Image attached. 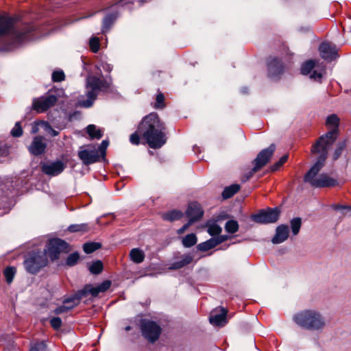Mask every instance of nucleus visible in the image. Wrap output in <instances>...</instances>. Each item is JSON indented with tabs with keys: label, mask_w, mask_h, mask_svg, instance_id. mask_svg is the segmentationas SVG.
Segmentation results:
<instances>
[{
	"label": "nucleus",
	"mask_w": 351,
	"mask_h": 351,
	"mask_svg": "<svg viewBox=\"0 0 351 351\" xmlns=\"http://www.w3.org/2000/svg\"><path fill=\"white\" fill-rule=\"evenodd\" d=\"M315 63L313 60H309L304 62L301 66L300 71L302 75H308L314 69Z\"/></svg>",
	"instance_id": "41"
},
{
	"label": "nucleus",
	"mask_w": 351,
	"mask_h": 351,
	"mask_svg": "<svg viewBox=\"0 0 351 351\" xmlns=\"http://www.w3.org/2000/svg\"><path fill=\"white\" fill-rule=\"evenodd\" d=\"M70 250V245L66 241L56 237L47 241L43 252L53 262L60 258L61 253H68Z\"/></svg>",
	"instance_id": "7"
},
{
	"label": "nucleus",
	"mask_w": 351,
	"mask_h": 351,
	"mask_svg": "<svg viewBox=\"0 0 351 351\" xmlns=\"http://www.w3.org/2000/svg\"><path fill=\"white\" fill-rule=\"evenodd\" d=\"M241 189V186L238 184H233L230 186L225 187L223 189L221 196L223 199H227L234 195Z\"/></svg>",
	"instance_id": "27"
},
{
	"label": "nucleus",
	"mask_w": 351,
	"mask_h": 351,
	"mask_svg": "<svg viewBox=\"0 0 351 351\" xmlns=\"http://www.w3.org/2000/svg\"><path fill=\"white\" fill-rule=\"evenodd\" d=\"M23 131L21 122L18 121L15 123L14 127L12 129L10 134L13 137L19 138L23 135Z\"/></svg>",
	"instance_id": "45"
},
{
	"label": "nucleus",
	"mask_w": 351,
	"mask_h": 351,
	"mask_svg": "<svg viewBox=\"0 0 351 351\" xmlns=\"http://www.w3.org/2000/svg\"><path fill=\"white\" fill-rule=\"evenodd\" d=\"M51 80L53 82H61L65 80V75L63 71H54L52 73Z\"/></svg>",
	"instance_id": "46"
},
{
	"label": "nucleus",
	"mask_w": 351,
	"mask_h": 351,
	"mask_svg": "<svg viewBox=\"0 0 351 351\" xmlns=\"http://www.w3.org/2000/svg\"><path fill=\"white\" fill-rule=\"evenodd\" d=\"M77 305H78V302H77L74 304H72L71 306L61 305V306H59L57 308H56L55 310L53 311V312L56 315L62 314V313L69 312V311L72 310L73 308H75Z\"/></svg>",
	"instance_id": "43"
},
{
	"label": "nucleus",
	"mask_w": 351,
	"mask_h": 351,
	"mask_svg": "<svg viewBox=\"0 0 351 351\" xmlns=\"http://www.w3.org/2000/svg\"><path fill=\"white\" fill-rule=\"evenodd\" d=\"M46 348L44 341L37 342L31 346L29 351H43Z\"/></svg>",
	"instance_id": "51"
},
{
	"label": "nucleus",
	"mask_w": 351,
	"mask_h": 351,
	"mask_svg": "<svg viewBox=\"0 0 351 351\" xmlns=\"http://www.w3.org/2000/svg\"><path fill=\"white\" fill-rule=\"evenodd\" d=\"M45 138L43 136L38 135L33 138L31 145L28 147L30 154L34 156H40L45 152L47 143L44 142Z\"/></svg>",
	"instance_id": "19"
},
{
	"label": "nucleus",
	"mask_w": 351,
	"mask_h": 351,
	"mask_svg": "<svg viewBox=\"0 0 351 351\" xmlns=\"http://www.w3.org/2000/svg\"><path fill=\"white\" fill-rule=\"evenodd\" d=\"M90 230L88 223L71 224L67 228V231L71 233L80 232L82 234L88 232Z\"/></svg>",
	"instance_id": "28"
},
{
	"label": "nucleus",
	"mask_w": 351,
	"mask_h": 351,
	"mask_svg": "<svg viewBox=\"0 0 351 351\" xmlns=\"http://www.w3.org/2000/svg\"><path fill=\"white\" fill-rule=\"evenodd\" d=\"M185 215L189 217V220H193V223L203 217L204 210L200 204L197 202H192L189 204Z\"/></svg>",
	"instance_id": "17"
},
{
	"label": "nucleus",
	"mask_w": 351,
	"mask_h": 351,
	"mask_svg": "<svg viewBox=\"0 0 351 351\" xmlns=\"http://www.w3.org/2000/svg\"><path fill=\"white\" fill-rule=\"evenodd\" d=\"M193 220H189L186 223L184 224L180 228L177 230V234L179 235L184 234L189 226L193 224Z\"/></svg>",
	"instance_id": "52"
},
{
	"label": "nucleus",
	"mask_w": 351,
	"mask_h": 351,
	"mask_svg": "<svg viewBox=\"0 0 351 351\" xmlns=\"http://www.w3.org/2000/svg\"><path fill=\"white\" fill-rule=\"evenodd\" d=\"M112 285L110 280L103 281L97 287H93L91 284H86L84 287L75 292L77 302L80 303V300L83 298H86L89 294L92 297L96 298L100 293H104L108 291Z\"/></svg>",
	"instance_id": "9"
},
{
	"label": "nucleus",
	"mask_w": 351,
	"mask_h": 351,
	"mask_svg": "<svg viewBox=\"0 0 351 351\" xmlns=\"http://www.w3.org/2000/svg\"><path fill=\"white\" fill-rule=\"evenodd\" d=\"M86 132L91 139H100L104 134L101 129L97 128L95 125L90 124L86 127Z\"/></svg>",
	"instance_id": "29"
},
{
	"label": "nucleus",
	"mask_w": 351,
	"mask_h": 351,
	"mask_svg": "<svg viewBox=\"0 0 351 351\" xmlns=\"http://www.w3.org/2000/svg\"><path fill=\"white\" fill-rule=\"evenodd\" d=\"M109 143H110L108 140H104L99 146L98 152L100 153V156H101L104 158H106V149L108 146L109 145Z\"/></svg>",
	"instance_id": "49"
},
{
	"label": "nucleus",
	"mask_w": 351,
	"mask_h": 351,
	"mask_svg": "<svg viewBox=\"0 0 351 351\" xmlns=\"http://www.w3.org/2000/svg\"><path fill=\"white\" fill-rule=\"evenodd\" d=\"M208 233L215 237L221 234L222 229L215 221L207 223Z\"/></svg>",
	"instance_id": "35"
},
{
	"label": "nucleus",
	"mask_w": 351,
	"mask_h": 351,
	"mask_svg": "<svg viewBox=\"0 0 351 351\" xmlns=\"http://www.w3.org/2000/svg\"><path fill=\"white\" fill-rule=\"evenodd\" d=\"M89 47L92 52L97 53L100 49L99 38L97 37H92L89 40Z\"/></svg>",
	"instance_id": "44"
},
{
	"label": "nucleus",
	"mask_w": 351,
	"mask_h": 351,
	"mask_svg": "<svg viewBox=\"0 0 351 351\" xmlns=\"http://www.w3.org/2000/svg\"><path fill=\"white\" fill-rule=\"evenodd\" d=\"M225 230L228 233L234 234L239 230V223L234 219L228 220L225 224Z\"/></svg>",
	"instance_id": "38"
},
{
	"label": "nucleus",
	"mask_w": 351,
	"mask_h": 351,
	"mask_svg": "<svg viewBox=\"0 0 351 351\" xmlns=\"http://www.w3.org/2000/svg\"><path fill=\"white\" fill-rule=\"evenodd\" d=\"M57 101L58 98L54 95H48L39 98H34L32 101V108L37 113L44 112L55 106Z\"/></svg>",
	"instance_id": "12"
},
{
	"label": "nucleus",
	"mask_w": 351,
	"mask_h": 351,
	"mask_svg": "<svg viewBox=\"0 0 351 351\" xmlns=\"http://www.w3.org/2000/svg\"><path fill=\"white\" fill-rule=\"evenodd\" d=\"M311 153L319 156L313 165L304 174V182L310 184L314 188H330L338 185V181L326 173H321L316 177L326 164L328 152L319 150L318 152Z\"/></svg>",
	"instance_id": "3"
},
{
	"label": "nucleus",
	"mask_w": 351,
	"mask_h": 351,
	"mask_svg": "<svg viewBox=\"0 0 351 351\" xmlns=\"http://www.w3.org/2000/svg\"><path fill=\"white\" fill-rule=\"evenodd\" d=\"M230 238V237L228 235H217L216 237H213V240L214 241V243L215 245V246H217L218 245L226 241L227 240H228Z\"/></svg>",
	"instance_id": "50"
},
{
	"label": "nucleus",
	"mask_w": 351,
	"mask_h": 351,
	"mask_svg": "<svg viewBox=\"0 0 351 351\" xmlns=\"http://www.w3.org/2000/svg\"><path fill=\"white\" fill-rule=\"evenodd\" d=\"M291 229L293 235H298L302 226V219L294 217L290 221Z\"/></svg>",
	"instance_id": "36"
},
{
	"label": "nucleus",
	"mask_w": 351,
	"mask_h": 351,
	"mask_svg": "<svg viewBox=\"0 0 351 351\" xmlns=\"http://www.w3.org/2000/svg\"><path fill=\"white\" fill-rule=\"evenodd\" d=\"M193 261V256L191 254H185L181 256L180 261L173 262L170 266L169 269L178 270L183 268L184 267L191 264Z\"/></svg>",
	"instance_id": "23"
},
{
	"label": "nucleus",
	"mask_w": 351,
	"mask_h": 351,
	"mask_svg": "<svg viewBox=\"0 0 351 351\" xmlns=\"http://www.w3.org/2000/svg\"><path fill=\"white\" fill-rule=\"evenodd\" d=\"M322 77V73H318L317 71H314L311 75V78H313V79H321Z\"/></svg>",
	"instance_id": "58"
},
{
	"label": "nucleus",
	"mask_w": 351,
	"mask_h": 351,
	"mask_svg": "<svg viewBox=\"0 0 351 351\" xmlns=\"http://www.w3.org/2000/svg\"><path fill=\"white\" fill-rule=\"evenodd\" d=\"M102 68L103 69L106 71V72H108V73H110L113 69V66L110 64H108V63H104L102 64Z\"/></svg>",
	"instance_id": "56"
},
{
	"label": "nucleus",
	"mask_w": 351,
	"mask_h": 351,
	"mask_svg": "<svg viewBox=\"0 0 351 351\" xmlns=\"http://www.w3.org/2000/svg\"><path fill=\"white\" fill-rule=\"evenodd\" d=\"M38 129L37 126L34 125V126L32 127L31 132L32 134H35V133H36L38 132Z\"/></svg>",
	"instance_id": "61"
},
{
	"label": "nucleus",
	"mask_w": 351,
	"mask_h": 351,
	"mask_svg": "<svg viewBox=\"0 0 351 351\" xmlns=\"http://www.w3.org/2000/svg\"><path fill=\"white\" fill-rule=\"evenodd\" d=\"M87 84L90 88L103 92H108L110 86V83L106 80H102L95 75L88 77Z\"/></svg>",
	"instance_id": "20"
},
{
	"label": "nucleus",
	"mask_w": 351,
	"mask_h": 351,
	"mask_svg": "<svg viewBox=\"0 0 351 351\" xmlns=\"http://www.w3.org/2000/svg\"><path fill=\"white\" fill-rule=\"evenodd\" d=\"M47 126H48V128H49V133L52 136H56L59 134V132L54 130L53 128H52L51 127V125H49L48 123H47Z\"/></svg>",
	"instance_id": "57"
},
{
	"label": "nucleus",
	"mask_w": 351,
	"mask_h": 351,
	"mask_svg": "<svg viewBox=\"0 0 351 351\" xmlns=\"http://www.w3.org/2000/svg\"><path fill=\"white\" fill-rule=\"evenodd\" d=\"M91 89L88 90L86 93L87 99L84 100L82 101V106L85 108H90L93 106L94 100L96 99L97 97V89H93V88H90Z\"/></svg>",
	"instance_id": "30"
},
{
	"label": "nucleus",
	"mask_w": 351,
	"mask_h": 351,
	"mask_svg": "<svg viewBox=\"0 0 351 351\" xmlns=\"http://www.w3.org/2000/svg\"><path fill=\"white\" fill-rule=\"evenodd\" d=\"M346 147V140L339 141L337 144V147L334 151V153L332 154V159L333 160H337L341 156L343 151Z\"/></svg>",
	"instance_id": "39"
},
{
	"label": "nucleus",
	"mask_w": 351,
	"mask_h": 351,
	"mask_svg": "<svg viewBox=\"0 0 351 351\" xmlns=\"http://www.w3.org/2000/svg\"><path fill=\"white\" fill-rule=\"evenodd\" d=\"M118 12L109 13L105 16L102 21L101 32L103 34L106 33L110 29L117 19L118 18Z\"/></svg>",
	"instance_id": "24"
},
{
	"label": "nucleus",
	"mask_w": 351,
	"mask_h": 351,
	"mask_svg": "<svg viewBox=\"0 0 351 351\" xmlns=\"http://www.w3.org/2000/svg\"><path fill=\"white\" fill-rule=\"evenodd\" d=\"M257 171H253V169L247 173H246L243 178H242V182H246L249 180L253 176L254 173H256Z\"/></svg>",
	"instance_id": "55"
},
{
	"label": "nucleus",
	"mask_w": 351,
	"mask_h": 351,
	"mask_svg": "<svg viewBox=\"0 0 351 351\" xmlns=\"http://www.w3.org/2000/svg\"><path fill=\"white\" fill-rule=\"evenodd\" d=\"M281 167L278 165V163L276 162L272 165L270 166V171L271 172H275L278 171Z\"/></svg>",
	"instance_id": "59"
},
{
	"label": "nucleus",
	"mask_w": 351,
	"mask_h": 351,
	"mask_svg": "<svg viewBox=\"0 0 351 351\" xmlns=\"http://www.w3.org/2000/svg\"><path fill=\"white\" fill-rule=\"evenodd\" d=\"M268 77L274 80H278L283 74L284 62L280 58H272L267 62Z\"/></svg>",
	"instance_id": "13"
},
{
	"label": "nucleus",
	"mask_w": 351,
	"mask_h": 351,
	"mask_svg": "<svg viewBox=\"0 0 351 351\" xmlns=\"http://www.w3.org/2000/svg\"><path fill=\"white\" fill-rule=\"evenodd\" d=\"M293 320L298 326L308 330H319L325 326L322 315L313 310H305L295 314Z\"/></svg>",
	"instance_id": "5"
},
{
	"label": "nucleus",
	"mask_w": 351,
	"mask_h": 351,
	"mask_svg": "<svg viewBox=\"0 0 351 351\" xmlns=\"http://www.w3.org/2000/svg\"><path fill=\"white\" fill-rule=\"evenodd\" d=\"M165 95L161 92H159L156 97V101L154 105V108L156 109H163L166 106L165 101Z\"/></svg>",
	"instance_id": "42"
},
{
	"label": "nucleus",
	"mask_w": 351,
	"mask_h": 351,
	"mask_svg": "<svg viewBox=\"0 0 351 351\" xmlns=\"http://www.w3.org/2000/svg\"><path fill=\"white\" fill-rule=\"evenodd\" d=\"M334 210H347L351 212V206H343L341 204H334L332 206Z\"/></svg>",
	"instance_id": "54"
},
{
	"label": "nucleus",
	"mask_w": 351,
	"mask_h": 351,
	"mask_svg": "<svg viewBox=\"0 0 351 351\" xmlns=\"http://www.w3.org/2000/svg\"><path fill=\"white\" fill-rule=\"evenodd\" d=\"M184 216V213L178 209H173L171 210L162 213L161 217L164 221L173 222L181 219Z\"/></svg>",
	"instance_id": "25"
},
{
	"label": "nucleus",
	"mask_w": 351,
	"mask_h": 351,
	"mask_svg": "<svg viewBox=\"0 0 351 351\" xmlns=\"http://www.w3.org/2000/svg\"><path fill=\"white\" fill-rule=\"evenodd\" d=\"M289 234V227L287 225L281 224L276 229V233L271 239L274 244H279L285 241Z\"/></svg>",
	"instance_id": "21"
},
{
	"label": "nucleus",
	"mask_w": 351,
	"mask_h": 351,
	"mask_svg": "<svg viewBox=\"0 0 351 351\" xmlns=\"http://www.w3.org/2000/svg\"><path fill=\"white\" fill-rule=\"evenodd\" d=\"M197 242V237L195 233L186 234L182 239V244L184 247L189 248L195 245Z\"/></svg>",
	"instance_id": "32"
},
{
	"label": "nucleus",
	"mask_w": 351,
	"mask_h": 351,
	"mask_svg": "<svg viewBox=\"0 0 351 351\" xmlns=\"http://www.w3.org/2000/svg\"><path fill=\"white\" fill-rule=\"evenodd\" d=\"M139 328L142 336L152 343L159 339L162 331L158 324L148 319H141L139 322Z\"/></svg>",
	"instance_id": "8"
},
{
	"label": "nucleus",
	"mask_w": 351,
	"mask_h": 351,
	"mask_svg": "<svg viewBox=\"0 0 351 351\" xmlns=\"http://www.w3.org/2000/svg\"><path fill=\"white\" fill-rule=\"evenodd\" d=\"M339 119L337 115L332 114L329 115L326 119V125H333L334 128L326 134L320 136L316 142L311 147V152L327 151L337 139L339 134Z\"/></svg>",
	"instance_id": "4"
},
{
	"label": "nucleus",
	"mask_w": 351,
	"mask_h": 351,
	"mask_svg": "<svg viewBox=\"0 0 351 351\" xmlns=\"http://www.w3.org/2000/svg\"><path fill=\"white\" fill-rule=\"evenodd\" d=\"M78 157L84 165H90L99 161L100 155L96 149H83L78 152Z\"/></svg>",
	"instance_id": "16"
},
{
	"label": "nucleus",
	"mask_w": 351,
	"mask_h": 351,
	"mask_svg": "<svg viewBox=\"0 0 351 351\" xmlns=\"http://www.w3.org/2000/svg\"><path fill=\"white\" fill-rule=\"evenodd\" d=\"M46 253L36 250L29 252L23 261L24 267L29 274L36 275L48 265Z\"/></svg>",
	"instance_id": "6"
},
{
	"label": "nucleus",
	"mask_w": 351,
	"mask_h": 351,
	"mask_svg": "<svg viewBox=\"0 0 351 351\" xmlns=\"http://www.w3.org/2000/svg\"><path fill=\"white\" fill-rule=\"evenodd\" d=\"M90 273L95 275L99 274L104 269V265L101 261H96L93 262L88 268Z\"/></svg>",
	"instance_id": "40"
},
{
	"label": "nucleus",
	"mask_w": 351,
	"mask_h": 351,
	"mask_svg": "<svg viewBox=\"0 0 351 351\" xmlns=\"http://www.w3.org/2000/svg\"><path fill=\"white\" fill-rule=\"evenodd\" d=\"M71 302L73 303V304L77 303V298L75 293L63 300V304H69Z\"/></svg>",
	"instance_id": "53"
},
{
	"label": "nucleus",
	"mask_w": 351,
	"mask_h": 351,
	"mask_svg": "<svg viewBox=\"0 0 351 351\" xmlns=\"http://www.w3.org/2000/svg\"><path fill=\"white\" fill-rule=\"evenodd\" d=\"M16 273V269L14 267L8 266L5 268L3 270V275L8 284H10L13 282Z\"/></svg>",
	"instance_id": "33"
},
{
	"label": "nucleus",
	"mask_w": 351,
	"mask_h": 351,
	"mask_svg": "<svg viewBox=\"0 0 351 351\" xmlns=\"http://www.w3.org/2000/svg\"><path fill=\"white\" fill-rule=\"evenodd\" d=\"M130 258L134 263L139 264L144 261L145 254L142 250L139 248H133L130 252Z\"/></svg>",
	"instance_id": "26"
},
{
	"label": "nucleus",
	"mask_w": 351,
	"mask_h": 351,
	"mask_svg": "<svg viewBox=\"0 0 351 351\" xmlns=\"http://www.w3.org/2000/svg\"><path fill=\"white\" fill-rule=\"evenodd\" d=\"M141 136H142L137 128V130L130 136V142L134 145H138L141 143Z\"/></svg>",
	"instance_id": "47"
},
{
	"label": "nucleus",
	"mask_w": 351,
	"mask_h": 351,
	"mask_svg": "<svg viewBox=\"0 0 351 351\" xmlns=\"http://www.w3.org/2000/svg\"><path fill=\"white\" fill-rule=\"evenodd\" d=\"M64 163L60 160H56L50 164L40 162L41 171L49 176H56L60 174L65 169Z\"/></svg>",
	"instance_id": "15"
},
{
	"label": "nucleus",
	"mask_w": 351,
	"mask_h": 351,
	"mask_svg": "<svg viewBox=\"0 0 351 351\" xmlns=\"http://www.w3.org/2000/svg\"><path fill=\"white\" fill-rule=\"evenodd\" d=\"M228 310L224 307L214 309L209 317L210 323L217 326H223L227 323Z\"/></svg>",
	"instance_id": "18"
},
{
	"label": "nucleus",
	"mask_w": 351,
	"mask_h": 351,
	"mask_svg": "<svg viewBox=\"0 0 351 351\" xmlns=\"http://www.w3.org/2000/svg\"><path fill=\"white\" fill-rule=\"evenodd\" d=\"M151 0H115L111 6H118L124 8L129 11H132L135 3H138V6H142L145 3L149 2Z\"/></svg>",
	"instance_id": "22"
},
{
	"label": "nucleus",
	"mask_w": 351,
	"mask_h": 351,
	"mask_svg": "<svg viewBox=\"0 0 351 351\" xmlns=\"http://www.w3.org/2000/svg\"><path fill=\"white\" fill-rule=\"evenodd\" d=\"M277 162L278 163V165H279L280 167H282V166L283 165L282 162L280 160H278Z\"/></svg>",
	"instance_id": "63"
},
{
	"label": "nucleus",
	"mask_w": 351,
	"mask_h": 351,
	"mask_svg": "<svg viewBox=\"0 0 351 351\" xmlns=\"http://www.w3.org/2000/svg\"><path fill=\"white\" fill-rule=\"evenodd\" d=\"M14 17L0 15V51H8L16 45L36 37L38 27L34 23H26L20 29L14 27Z\"/></svg>",
	"instance_id": "1"
},
{
	"label": "nucleus",
	"mask_w": 351,
	"mask_h": 351,
	"mask_svg": "<svg viewBox=\"0 0 351 351\" xmlns=\"http://www.w3.org/2000/svg\"><path fill=\"white\" fill-rule=\"evenodd\" d=\"M280 215V210L278 207L267 208L260 210L252 216L254 221L258 223L267 224L276 222Z\"/></svg>",
	"instance_id": "10"
},
{
	"label": "nucleus",
	"mask_w": 351,
	"mask_h": 351,
	"mask_svg": "<svg viewBox=\"0 0 351 351\" xmlns=\"http://www.w3.org/2000/svg\"><path fill=\"white\" fill-rule=\"evenodd\" d=\"M322 58L330 62L339 58L338 49L335 45L328 42H322L319 47Z\"/></svg>",
	"instance_id": "14"
},
{
	"label": "nucleus",
	"mask_w": 351,
	"mask_h": 351,
	"mask_svg": "<svg viewBox=\"0 0 351 351\" xmlns=\"http://www.w3.org/2000/svg\"><path fill=\"white\" fill-rule=\"evenodd\" d=\"M51 326L56 330H58L62 326V322L60 317H53L50 319Z\"/></svg>",
	"instance_id": "48"
},
{
	"label": "nucleus",
	"mask_w": 351,
	"mask_h": 351,
	"mask_svg": "<svg viewBox=\"0 0 351 351\" xmlns=\"http://www.w3.org/2000/svg\"><path fill=\"white\" fill-rule=\"evenodd\" d=\"M288 158H289V155L285 154L279 159V160H280L282 162V164L284 165L287 161Z\"/></svg>",
	"instance_id": "60"
},
{
	"label": "nucleus",
	"mask_w": 351,
	"mask_h": 351,
	"mask_svg": "<svg viewBox=\"0 0 351 351\" xmlns=\"http://www.w3.org/2000/svg\"><path fill=\"white\" fill-rule=\"evenodd\" d=\"M131 328H131V326H126V327H125V330H126V331H129V330H131Z\"/></svg>",
	"instance_id": "62"
},
{
	"label": "nucleus",
	"mask_w": 351,
	"mask_h": 351,
	"mask_svg": "<svg viewBox=\"0 0 351 351\" xmlns=\"http://www.w3.org/2000/svg\"><path fill=\"white\" fill-rule=\"evenodd\" d=\"M102 247V244L99 242H86L83 245V250L87 254H92L97 250L101 249Z\"/></svg>",
	"instance_id": "31"
},
{
	"label": "nucleus",
	"mask_w": 351,
	"mask_h": 351,
	"mask_svg": "<svg viewBox=\"0 0 351 351\" xmlns=\"http://www.w3.org/2000/svg\"><path fill=\"white\" fill-rule=\"evenodd\" d=\"M80 260V254L75 252L70 254L65 260L64 265L68 267H73L76 265Z\"/></svg>",
	"instance_id": "34"
},
{
	"label": "nucleus",
	"mask_w": 351,
	"mask_h": 351,
	"mask_svg": "<svg viewBox=\"0 0 351 351\" xmlns=\"http://www.w3.org/2000/svg\"><path fill=\"white\" fill-rule=\"evenodd\" d=\"M138 129L145 143L152 149H160L167 142L166 125L156 112H151L143 118Z\"/></svg>",
	"instance_id": "2"
},
{
	"label": "nucleus",
	"mask_w": 351,
	"mask_h": 351,
	"mask_svg": "<svg viewBox=\"0 0 351 351\" xmlns=\"http://www.w3.org/2000/svg\"><path fill=\"white\" fill-rule=\"evenodd\" d=\"M276 145L272 143L258 154L256 158L252 161V164L254 165L253 171H259L269 162L276 151Z\"/></svg>",
	"instance_id": "11"
},
{
	"label": "nucleus",
	"mask_w": 351,
	"mask_h": 351,
	"mask_svg": "<svg viewBox=\"0 0 351 351\" xmlns=\"http://www.w3.org/2000/svg\"><path fill=\"white\" fill-rule=\"evenodd\" d=\"M215 247L216 246H215L212 238H210V239H208L204 242L199 243L196 246L197 250L201 251V252H206L213 248H215Z\"/></svg>",
	"instance_id": "37"
}]
</instances>
